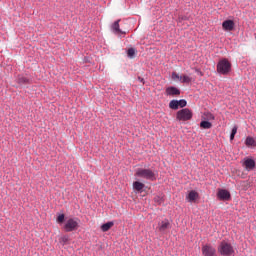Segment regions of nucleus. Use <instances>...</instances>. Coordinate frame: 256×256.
I'll list each match as a JSON object with an SVG mask.
<instances>
[{
    "mask_svg": "<svg viewBox=\"0 0 256 256\" xmlns=\"http://www.w3.org/2000/svg\"><path fill=\"white\" fill-rule=\"evenodd\" d=\"M120 21L121 20H117L116 22L113 23L112 30L114 33H117V34L121 33L122 35H125V32L121 31V29L119 28Z\"/></svg>",
    "mask_w": 256,
    "mask_h": 256,
    "instance_id": "nucleus-19",
    "label": "nucleus"
},
{
    "mask_svg": "<svg viewBox=\"0 0 256 256\" xmlns=\"http://www.w3.org/2000/svg\"><path fill=\"white\" fill-rule=\"evenodd\" d=\"M59 243H61V245H67L69 243V236L60 237Z\"/></svg>",
    "mask_w": 256,
    "mask_h": 256,
    "instance_id": "nucleus-24",
    "label": "nucleus"
},
{
    "mask_svg": "<svg viewBox=\"0 0 256 256\" xmlns=\"http://www.w3.org/2000/svg\"><path fill=\"white\" fill-rule=\"evenodd\" d=\"M187 105V100L181 99V100H171L169 102V109H172L173 111H177V109H185V106Z\"/></svg>",
    "mask_w": 256,
    "mask_h": 256,
    "instance_id": "nucleus-8",
    "label": "nucleus"
},
{
    "mask_svg": "<svg viewBox=\"0 0 256 256\" xmlns=\"http://www.w3.org/2000/svg\"><path fill=\"white\" fill-rule=\"evenodd\" d=\"M65 221V214H59L56 218V222L58 225H62V223Z\"/></svg>",
    "mask_w": 256,
    "mask_h": 256,
    "instance_id": "nucleus-23",
    "label": "nucleus"
},
{
    "mask_svg": "<svg viewBox=\"0 0 256 256\" xmlns=\"http://www.w3.org/2000/svg\"><path fill=\"white\" fill-rule=\"evenodd\" d=\"M154 203L157 205H163L165 203V195H157L154 197Z\"/></svg>",
    "mask_w": 256,
    "mask_h": 256,
    "instance_id": "nucleus-21",
    "label": "nucleus"
},
{
    "mask_svg": "<svg viewBox=\"0 0 256 256\" xmlns=\"http://www.w3.org/2000/svg\"><path fill=\"white\" fill-rule=\"evenodd\" d=\"M196 73L199 74L200 77H203V75H204L203 72L199 69H196Z\"/></svg>",
    "mask_w": 256,
    "mask_h": 256,
    "instance_id": "nucleus-28",
    "label": "nucleus"
},
{
    "mask_svg": "<svg viewBox=\"0 0 256 256\" xmlns=\"http://www.w3.org/2000/svg\"><path fill=\"white\" fill-rule=\"evenodd\" d=\"M138 80L140 83H143V85H145V79L141 78V77H138Z\"/></svg>",
    "mask_w": 256,
    "mask_h": 256,
    "instance_id": "nucleus-29",
    "label": "nucleus"
},
{
    "mask_svg": "<svg viewBox=\"0 0 256 256\" xmlns=\"http://www.w3.org/2000/svg\"><path fill=\"white\" fill-rule=\"evenodd\" d=\"M241 163L246 171H253L256 167L255 159L252 157H245Z\"/></svg>",
    "mask_w": 256,
    "mask_h": 256,
    "instance_id": "nucleus-10",
    "label": "nucleus"
},
{
    "mask_svg": "<svg viewBox=\"0 0 256 256\" xmlns=\"http://www.w3.org/2000/svg\"><path fill=\"white\" fill-rule=\"evenodd\" d=\"M218 252L220 253V255L223 256H231L233 255V253H235V249H233L231 243L227 241H222L218 246Z\"/></svg>",
    "mask_w": 256,
    "mask_h": 256,
    "instance_id": "nucleus-4",
    "label": "nucleus"
},
{
    "mask_svg": "<svg viewBox=\"0 0 256 256\" xmlns=\"http://www.w3.org/2000/svg\"><path fill=\"white\" fill-rule=\"evenodd\" d=\"M64 231H66V233H71L73 231H77V229H79V222H77V220H75V218H69L64 226H63Z\"/></svg>",
    "mask_w": 256,
    "mask_h": 256,
    "instance_id": "nucleus-5",
    "label": "nucleus"
},
{
    "mask_svg": "<svg viewBox=\"0 0 256 256\" xmlns=\"http://www.w3.org/2000/svg\"><path fill=\"white\" fill-rule=\"evenodd\" d=\"M185 199H186L187 203L195 204V203H199L201 196L199 195L197 190H189L186 193Z\"/></svg>",
    "mask_w": 256,
    "mask_h": 256,
    "instance_id": "nucleus-6",
    "label": "nucleus"
},
{
    "mask_svg": "<svg viewBox=\"0 0 256 256\" xmlns=\"http://www.w3.org/2000/svg\"><path fill=\"white\" fill-rule=\"evenodd\" d=\"M132 187L136 193H143V189H145V185L140 181H134Z\"/></svg>",
    "mask_w": 256,
    "mask_h": 256,
    "instance_id": "nucleus-14",
    "label": "nucleus"
},
{
    "mask_svg": "<svg viewBox=\"0 0 256 256\" xmlns=\"http://www.w3.org/2000/svg\"><path fill=\"white\" fill-rule=\"evenodd\" d=\"M180 83L189 85L193 83V77L187 75V74H181Z\"/></svg>",
    "mask_w": 256,
    "mask_h": 256,
    "instance_id": "nucleus-16",
    "label": "nucleus"
},
{
    "mask_svg": "<svg viewBox=\"0 0 256 256\" xmlns=\"http://www.w3.org/2000/svg\"><path fill=\"white\" fill-rule=\"evenodd\" d=\"M165 93L167 97H179L181 90L175 86H169L166 88Z\"/></svg>",
    "mask_w": 256,
    "mask_h": 256,
    "instance_id": "nucleus-12",
    "label": "nucleus"
},
{
    "mask_svg": "<svg viewBox=\"0 0 256 256\" xmlns=\"http://www.w3.org/2000/svg\"><path fill=\"white\" fill-rule=\"evenodd\" d=\"M171 226V223L169 222L168 219L163 220L159 226H158V230L159 231H167V229H169V227Z\"/></svg>",
    "mask_w": 256,
    "mask_h": 256,
    "instance_id": "nucleus-17",
    "label": "nucleus"
},
{
    "mask_svg": "<svg viewBox=\"0 0 256 256\" xmlns=\"http://www.w3.org/2000/svg\"><path fill=\"white\" fill-rule=\"evenodd\" d=\"M135 177H140L141 179H146L147 181H157V174L151 169L138 168L135 171Z\"/></svg>",
    "mask_w": 256,
    "mask_h": 256,
    "instance_id": "nucleus-1",
    "label": "nucleus"
},
{
    "mask_svg": "<svg viewBox=\"0 0 256 256\" xmlns=\"http://www.w3.org/2000/svg\"><path fill=\"white\" fill-rule=\"evenodd\" d=\"M213 127V123L207 120H202L200 122V129H211Z\"/></svg>",
    "mask_w": 256,
    "mask_h": 256,
    "instance_id": "nucleus-20",
    "label": "nucleus"
},
{
    "mask_svg": "<svg viewBox=\"0 0 256 256\" xmlns=\"http://www.w3.org/2000/svg\"><path fill=\"white\" fill-rule=\"evenodd\" d=\"M127 55L130 58L135 57V50L133 48H129L128 51H127Z\"/></svg>",
    "mask_w": 256,
    "mask_h": 256,
    "instance_id": "nucleus-25",
    "label": "nucleus"
},
{
    "mask_svg": "<svg viewBox=\"0 0 256 256\" xmlns=\"http://www.w3.org/2000/svg\"><path fill=\"white\" fill-rule=\"evenodd\" d=\"M231 68V61L227 58H223L217 63L216 71L220 75H229V73H231Z\"/></svg>",
    "mask_w": 256,
    "mask_h": 256,
    "instance_id": "nucleus-2",
    "label": "nucleus"
},
{
    "mask_svg": "<svg viewBox=\"0 0 256 256\" xmlns=\"http://www.w3.org/2000/svg\"><path fill=\"white\" fill-rule=\"evenodd\" d=\"M201 119L202 121H210V122L215 121V114L209 111H206L202 114Z\"/></svg>",
    "mask_w": 256,
    "mask_h": 256,
    "instance_id": "nucleus-15",
    "label": "nucleus"
},
{
    "mask_svg": "<svg viewBox=\"0 0 256 256\" xmlns=\"http://www.w3.org/2000/svg\"><path fill=\"white\" fill-rule=\"evenodd\" d=\"M216 197L218 201H231V192L225 188H218Z\"/></svg>",
    "mask_w": 256,
    "mask_h": 256,
    "instance_id": "nucleus-7",
    "label": "nucleus"
},
{
    "mask_svg": "<svg viewBox=\"0 0 256 256\" xmlns=\"http://www.w3.org/2000/svg\"><path fill=\"white\" fill-rule=\"evenodd\" d=\"M244 143L248 149H255L256 147V139L253 136H247Z\"/></svg>",
    "mask_w": 256,
    "mask_h": 256,
    "instance_id": "nucleus-13",
    "label": "nucleus"
},
{
    "mask_svg": "<svg viewBox=\"0 0 256 256\" xmlns=\"http://www.w3.org/2000/svg\"><path fill=\"white\" fill-rule=\"evenodd\" d=\"M171 79L172 81H178L179 83H181V75H179V73L177 72H172Z\"/></svg>",
    "mask_w": 256,
    "mask_h": 256,
    "instance_id": "nucleus-22",
    "label": "nucleus"
},
{
    "mask_svg": "<svg viewBox=\"0 0 256 256\" xmlns=\"http://www.w3.org/2000/svg\"><path fill=\"white\" fill-rule=\"evenodd\" d=\"M193 119V110L189 108H182L176 112V120L180 123H187Z\"/></svg>",
    "mask_w": 256,
    "mask_h": 256,
    "instance_id": "nucleus-3",
    "label": "nucleus"
},
{
    "mask_svg": "<svg viewBox=\"0 0 256 256\" xmlns=\"http://www.w3.org/2000/svg\"><path fill=\"white\" fill-rule=\"evenodd\" d=\"M203 256H217V250L211 244H205L202 246Z\"/></svg>",
    "mask_w": 256,
    "mask_h": 256,
    "instance_id": "nucleus-11",
    "label": "nucleus"
},
{
    "mask_svg": "<svg viewBox=\"0 0 256 256\" xmlns=\"http://www.w3.org/2000/svg\"><path fill=\"white\" fill-rule=\"evenodd\" d=\"M235 20L226 19L222 22V30L225 33H233L235 31Z\"/></svg>",
    "mask_w": 256,
    "mask_h": 256,
    "instance_id": "nucleus-9",
    "label": "nucleus"
},
{
    "mask_svg": "<svg viewBox=\"0 0 256 256\" xmlns=\"http://www.w3.org/2000/svg\"><path fill=\"white\" fill-rule=\"evenodd\" d=\"M237 129H238V127H237V126H234V127L232 128L231 134H232V135H237Z\"/></svg>",
    "mask_w": 256,
    "mask_h": 256,
    "instance_id": "nucleus-27",
    "label": "nucleus"
},
{
    "mask_svg": "<svg viewBox=\"0 0 256 256\" xmlns=\"http://www.w3.org/2000/svg\"><path fill=\"white\" fill-rule=\"evenodd\" d=\"M115 225V223L113 221H109L106 222L104 224L101 225L100 229L103 233H107V231H109L110 229H112V227Z\"/></svg>",
    "mask_w": 256,
    "mask_h": 256,
    "instance_id": "nucleus-18",
    "label": "nucleus"
},
{
    "mask_svg": "<svg viewBox=\"0 0 256 256\" xmlns=\"http://www.w3.org/2000/svg\"><path fill=\"white\" fill-rule=\"evenodd\" d=\"M18 83H29V79H27L26 77H20L18 79Z\"/></svg>",
    "mask_w": 256,
    "mask_h": 256,
    "instance_id": "nucleus-26",
    "label": "nucleus"
},
{
    "mask_svg": "<svg viewBox=\"0 0 256 256\" xmlns=\"http://www.w3.org/2000/svg\"><path fill=\"white\" fill-rule=\"evenodd\" d=\"M235 139V134H230V141H233Z\"/></svg>",
    "mask_w": 256,
    "mask_h": 256,
    "instance_id": "nucleus-30",
    "label": "nucleus"
}]
</instances>
